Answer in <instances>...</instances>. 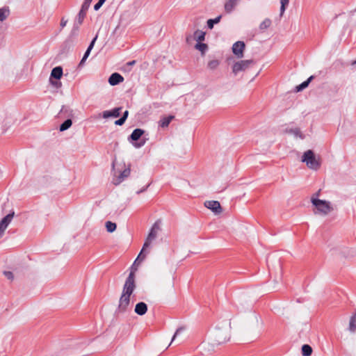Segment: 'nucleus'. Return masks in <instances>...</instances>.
<instances>
[{
    "instance_id": "f257e3e1",
    "label": "nucleus",
    "mask_w": 356,
    "mask_h": 356,
    "mask_svg": "<svg viewBox=\"0 0 356 356\" xmlns=\"http://www.w3.org/2000/svg\"><path fill=\"white\" fill-rule=\"evenodd\" d=\"M134 271L131 270L127 277L123 286L122 292L119 300L118 311L120 313L125 312L130 304V297L136 289Z\"/></svg>"
},
{
    "instance_id": "f03ea898",
    "label": "nucleus",
    "mask_w": 356,
    "mask_h": 356,
    "mask_svg": "<svg viewBox=\"0 0 356 356\" xmlns=\"http://www.w3.org/2000/svg\"><path fill=\"white\" fill-rule=\"evenodd\" d=\"M161 223V220H158L152 225V227L147 235V237L146 238V240L143 244V248H142L140 252L139 253L138 257L136 258V260H138V259L144 260L145 258L146 257V255L148 253V252H145V249L149 248L150 246L152 241L156 238L159 231L161 230V227H160Z\"/></svg>"
},
{
    "instance_id": "7ed1b4c3",
    "label": "nucleus",
    "mask_w": 356,
    "mask_h": 356,
    "mask_svg": "<svg viewBox=\"0 0 356 356\" xmlns=\"http://www.w3.org/2000/svg\"><path fill=\"white\" fill-rule=\"evenodd\" d=\"M312 204L315 207L314 214L327 216L334 210L331 203L328 201L321 200L317 197H312L311 199Z\"/></svg>"
},
{
    "instance_id": "20e7f679",
    "label": "nucleus",
    "mask_w": 356,
    "mask_h": 356,
    "mask_svg": "<svg viewBox=\"0 0 356 356\" xmlns=\"http://www.w3.org/2000/svg\"><path fill=\"white\" fill-rule=\"evenodd\" d=\"M229 339V329L228 327H216L212 334V344L220 345Z\"/></svg>"
},
{
    "instance_id": "39448f33",
    "label": "nucleus",
    "mask_w": 356,
    "mask_h": 356,
    "mask_svg": "<svg viewBox=\"0 0 356 356\" xmlns=\"http://www.w3.org/2000/svg\"><path fill=\"white\" fill-rule=\"evenodd\" d=\"M302 162L305 163L307 166L312 170H318L321 166V163L315 156L314 152L311 149L306 151L301 159Z\"/></svg>"
},
{
    "instance_id": "423d86ee",
    "label": "nucleus",
    "mask_w": 356,
    "mask_h": 356,
    "mask_svg": "<svg viewBox=\"0 0 356 356\" xmlns=\"http://www.w3.org/2000/svg\"><path fill=\"white\" fill-rule=\"evenodd\" d=\"M254 63L252 60H240L236 62L232 66V72L235 74H238L240 72L245 71L248 68H249L251 65Z\"/></svg>"
},
{
    "instance_id": "0eeeda50",
    "label": "nucleus",
    "mask_w": 356,
    "mask_h": 356,
    "mask_svg": "<svg viewBox=\"0 0 356 356\" xmlns=\"http://www.w3.org/2000/svg\"><path fill=\"white\" fill-rule=\"evenodd\" d=\"M92 0H85L84 2L82 4L81 9L78 15V19H77V23L78 26H80L86 15V13L90 6V3Z\"/></svg>"
},
{
    "instance_id": "6e6552de",
    "label": "nucleus",
    "mask_w": 356,
    "mask_h": 356,
    "mask_svg": "<svg viewBox=\"0 0 356 356\" xmlns=\"http://www.w3.org/2000/svg\"><path fill=\"white\" fill-rule=\"evenodd\" d=\"M63 76V68L60 66L54 67L51 72L50 81L54 86L58 88L60 87V83L58 85V81H54L52 79H56V80L60 79Z\"/></svg>"
},
{
    "instance_id": "1a4fd4ad",
    "label": "nucleus",
    "mask_w": 356,
    "mask_h": 356,
    "mask_svg": "<svg viewBox=\"0 0 356 356\" xmlns=\"http://www.w3.org/2000/svg\"><path fill=\"white\" fill-rule=\"evenodd\" d=\"M205 33L200 30H197L193 33V35H188L186 38L188 44H191L193 40H196L197 42H201L204 40Z\"/></svg>"
},
{
    "instance_id": "9d476101",
    "label": "nucleus",
    "mask_w": 356,
    "mask_h": 356,
    "mask_svg": "<svg viewBox=\"0 0 356 356\" xmlns=\"http://www.w3.org/2000/svg\"><path fill=\"white\" fill-rule=\"evenodd\" d=\"M204 206L214 212L216 214H219L222 212V208L218 201L210 200L204 202Z\"/></svg>"
},
{
    "instance_id": "9b49d317",
    "label": "nucleus",
    "mask_w": 356,
    "mask_h": 356,
    "mask_svg": "<svg viewBox=\"0 0 356 356\" xmlns=\"http://www.w3.org/2000/svg\"><path fill=\"white\" fill-rule=\"evenodd\" d=\"M245 43L242 41H238L233 44L232 51L238 58L243 57V51L245 49Z\"/></svg>"
},
{
    "instance_id": "f8f14e48",
    "label": "nucleus",
    "mask_w": 356,
    "mask_h": 356,
    "mask_svg": "<svg viewBox=\"0 0 356 356\" xmlns=\"http://www.w3.org/2000/svg\"><path fill=\"white\" fill-rule=\"evenodd\" d=\"M130 173H131V168H130V165H129L127 166V168H126L122 172H120V174L116 177L115 178L113 179V184L115 185H118L120 184L122 181H124V179L125 178H127L129 175H130Z\"/></svg>"
},
{
    "instance_id": "ddd939ff",
    "label": "nucleus",
    "mask_w": 356,
    "mask_h": 356,
    "mask_svg": "<svg viewBox=\"0 0 356 356\" xmlns=\"http://www.w3.org/2000/svg\"><path fill=\"white\" fill-rule=\"evenodd\" d=\"M124 81V77L120 74L119 73L115 72L111 75L108 79V83L111 86L118 85L120 83H122Z\"/></svg>"
},
{
    "instance_id": "4468645a",
    "label": "nucleus",
    "mask_w": 356,
    "mask_h": 356,
    "mask_svg": "<svg viewBox=\"0 0 356 356\" xmlns=\"http://www.w3.org/2000/svg\"><path fill=\"white\" fill-rule=\"evenodd\" d=\"M121 109V107H118L115 108L111 111H105L102 113V117L104 118H108L110 117L118 118L120 116Z\"/></svg>"
},
{
    "instance_id": "2eb2a0df",
    "label": "nucleus",
    "mask_w": 356,
    "mask_h": 356,
    "mask_svg": "<svg viewBox=\"0 0 356 356\" xmlns=\"http://www.w3.org/2000/svg\"><path fill=\"white\" fill-rule=\"evenodd\" d=\"M147 311V305L143 302H140L136 304L134 312L140 316H143L146 314Z\"/></svg>"
},
{
    "instance_id": "dca6fc26",
    "label": "nucleus",
    "mask_w": 356,
    "mask_h": 356,
    "mask_svg": "<svg viewBox=\"0 0 356 356\" xmlns=\"http://www.w3.org/2000/svg\"><path fill=\"white\" fill-rule=\"evenodd\" d=\"M144 134V130L141 129H136L133 131L130 136L129 137V141H137Z\"/></svg>"
},
{
    "instance_id": "f3484780",
    "label": "nucleus",
    "mask_w": 356,
    "mask_h": 356,
    "mask_svg": "<svg viewBox=\"0 0 356 356\" xmlns=\"http://www.w3.org/2000/svg\"><path fill=\"white\" fill-rule=\"evenodd\" d=\"M97 38V35H96L94 39L92 40V42H90V45L88 46L86 51L85 52L84 55H83V57L82 58L79 65H83L84 63V62L86 61V60L87 59V58L89 56L90 54V51L92 49L94 45H95V41Z\"/></svg>"
},
{
    "instance_id": "a211bd4d",
    "label": "nucleus",
    "mask_w": 356,
    "mask_h": 356,
    "mask_svg": "<svg viewBox=\"0 0 356 356\" xmlns=\"http://www.w3.org/2000/svg\"><path fill=\"white\" fill-rule=\"evenodd\" d=\"M239 0H227L225 3V10L226 13H231L235 8Z\"/></svg>"
},
{
    "instance_id": "6ab92c4d",
    "label": "nucleus",
    "mask_w": 356,
    "mask_h": 356,
    "mask_svg": "<svg viewBox=\"0 0 356 356\" xmlns=\"http://www.w3.org/2000/svg\"><path fill=\"white\" fill-rule=\"evenodd\" d=\"M15 213L12 212L6 215L2 220L0 221V225L4 228H7L10 222L13 218Z\"/></svg>"
},
{
    "instance_id": "aec40b11",
    "label": "nucleus",
    "mask_w": 356,
    "mask_h": 356,
    "mask_svg": "<svg viewBox=\"0 0 356 356\" xmlns=\"http://www.w3.org/2000/svg\"><path fill=\"white\" fill-rule=\"evenodd\" d=\"M60 114L63 115L64 117H72L73 116V110L68 106H63L60 111Z\"/></svg>"
},
{
    "instance_id": "412c9836",
    "label": "nucleus",
    "mask_w": 356,
    "mask_h": 356,
    "mask_svg": "<svg viewBox=\"0 0 356 356\" xmlns=\"http://www.w3.org/2000/svg\"><path fill=\"white\" fill-rule=\"evenodd\" d=\"M173 118H174L173 115H168L167 117H163L159 121V126L163 128L167 127Z\"/></svg>"
},
{
    "instance_id": "4be33fe9",
    "label": "nucleus",
    "mask_w": 356,
    "mask_h": 356,
    "mask_svg": "<svg viewBox=\"0 0 356 356\" xmlns=\"http://www.w3.org/2000/svg\"><path fill=\"white\" fill-rule=\"evenodd\" d=\"M195 48L201 52L202 56H204L208 49V45L205 43L197 42L195 45Z\"/></svg>"
},
{
    "instance_id": "5701e85b",
    "label": "nucleus",
    "mask_w": 356,
    "mask_h": 356,
    "mask_svg": "<svg viewBox=\"0 0 356 356\" xmlns=\"http://www.w3.org/2000/svg\"><path fill=\"white\" fill-rule=\"evenodd\" d=\"M348 329L351 332L356 331V313L350 317Z\"/></svg>"
},
{
    "instance_id": "b1692460",
    "label": "nucleus",
    "mask_w": 356,
    "mask_h": 356,
    "mask_svg": "<svg viewBox=\"0 0 356 356\" xmlns=\"http://www.w3.org/2000/svg\"><path fill=\"white\" fill-rule=\"evenodd\" d=\"M72 124V121L71 119L66 120L64 122H63L59 128L60 131H64L68 129Z\"/></svg>"
},
{
    "instance_id": "393cba45",
    "label": "nucleus",
    "mask_w": 356,
    "mask_h": 356,
    "mask_svg": "<svg viewBox=\"0 0 356 356\" xmlns=\"http://www.w3.org/2000/svg\"><path fill=\"white\" fill-rule=\"evenodd\" d=\"M312 353V348L309 345L305 344L302 346V354L303 356H310Z\"/></svg>"
},
{
    "instance_id": "a878e982",
    "label": "nucleus",
    "mask_w": 356,
    "mask_h": 356,
    "mask_svg": "<svg viewBox=\"0 0 356 356\" xmlns=\"http://www.w3.org/2000/svg\"><path fill=\"white\" fill-rule=\"evenodd\" d=\"M105 226H106L107 232L109 233L113 232L116 229V227H117L116 224L111 221L106 222Z\"/></svg>"
},
{
    "instance_id": "bb28decb",
    "label": "nucleus",
    "mask_w": 356,
    "mask_h": 356,
    "mask_svg": "<svg viewBox=\"0 0 356 356\" xmlns=\"http://www.w3.org/2000/svg\"><path fill=\"white\" fill-rule=\"evenodd\" d=\"M221 19V15L216 17L215 19H210L207 21L208 27L211 29L213 27L214 24H218Z\"/></svg>"
},
{
    "instance_id": "cd10ccee",
    "label": "nucleus",
    "mask_w": 356,
    "mask_h": 356,
    "mask_svg": "<svg viewBox=\"0 0 356 356\" xmlns=\"http://www.w3.org/2000/svg\"><path fill=\"white\" fill-rule=\"evenodd\" d=\"M313 79V76H311L306 80L305 81L302 82V83L296 86V89H305L307 88L310 83V81Z\"/></svg>"
},
{
    "instance_id": "c85d7f7f",
    "label": "nucleus",
    "mask_w": 356,
    "mask_h": 356,
    "mask_svg": "<svg viewBox=\"0 0 356 356\" xmlns=\"http://www.w3.org/2000/svg\"><path fill=\"white\" fill-rule=\"evenodd\" d=\"M271 25V20L270 19H265L259 25L261 30H265Z\"/></svg>"
},
{
    "instance_id": "c756f323",
    "label": "nucleus",
    "mask_w": 356,
    "mask_h": 356,
    "mask_svg": "<svg viewBox=\"0 0 356 356\" xmlns=\"http://www.w3.org/2000/svg\"><path fill=\"white\" fill-rule=\"evenodd\" d=\"M9 15V10L5 8L0 9V22L5 20Z\"/></svg>"
},
{
    "instance_id": "7c9ffc66",
    "label": "nucleus",
    "mask_w": 356,
    "mask_h": 356,
    "mask_svg": "<svg viewBox=\"0 0 356 356\" xmlns=\"http://www.w3.org/2000/svg\"><path fill=\"white\" fill-rule=\"evenodd\" d=\"M219 64L220 63L218 60H211L208 63V67L211 70H215L218 67Z\"/></svg>"
},
{
    "instance_id": "2f4dec72",
    "label": "nucleus",
    "mask_w": 356,
    "mask_h": 356,
    "mask_svg": "<svg viewBox=\"0 0 356 356\" xmlns=\"http://www.w3.org/2000/svg\"><path fill=\"white\" fill-rule=\"evenodd\" d=\"M281 7H280V15H282L285 11L286 6H288L289 3V0H281Z\"/></svg>"
},
{
    "instance_id": "473e14b6",
    "label": "nucleus",
    "mask_w": 356,
    "mask_h": 356,
    "mask_svg": "<svg viewBox=\"0 0 356 356\" xmlns=\"http://www.w3.org/2000/svg\"><path fill=\"white\" fill-rule=\"evenodd\" d=\"M290 133L294 134L296 136H298L301 138H303V136L300 130V129L298 128H296V129H290L289 131Z\"/></svg>"
},
{
    "instance_id": "72a5a7b5",
    "label": "nucleus",
    "mask_w": 356,
    "mask_h": 356,
    "mask_svg": "<svg viewBox=\"0 0 356 356\" xmlns=\"http://www.w3.org/2000/svg\"><path fill=\"white\" fill-rule=\"evenodd\" d=\"M184 330V328L181 327H179L175 334L173 335L172 338V340H171V342L170 343V345L175 341V338L177 337V336H178L181 332H182Z\"/></svg>"
},
{
    "instance_id": "f704fd0d",
    "label": "nucleus",
    "mask_w": 356,
    "mask_h": 356,
    "mask_svg": "<svg viewBox=\"0 0 356 356\" xmlns=\"http://www.w3.org/2000/svg\"><path fill=\"white\" fill-rule=\"evenodd\" d=\"M3 274L10 280H13L14 278L13 273L11 271H4Z\"/></svg>"
},
{
    "instance_id": "c9c22d12",
    "label": "nucleus",
    "mask_w": 356,
    "mask_h": 356,
    "mask_svg": "<svg viewBox=\"0 0 356 356\" xmlns=\"http://www.w3.org/2000/svg\"><path fill=\"white\" fill-rule=\"evenodd\" d=\"M145 143V140H143L142 141H140L139 143H136L134 144V147L138 148V147H140L142 146H143Z\"/></svg>"
},
{
    "instance_id": "e433bc0d",
    "label": "nucleus",
    "mask_w": 356,
    "mask_h": 356,
    "mask_svg": "<svg viewBox=\"0 0 356 356\" xmlns=\"http://www.w3.org/2000/svg\"><path fill=\"white\" fill-rule=\"evenodd\" d=\"M124 118H120V119L117 120L115 122V124L116 125H122L124 123Z\"/></svg>"
},
{
    "instance_id": "4c0bfd02",
    "label": "nucleus",
    "mask_w": 356,
    "mask_h": 356,
    "mask_svg": "<svg viewBox=\"0 0 356 356\" xmlns=\"http://www.w3.org/2000/svg\"><path fill=\"white\" fill-rule=\"evenodd\" d=\"M104 3L101 2L99 0V1L95 5L94 9L95 10H97L100 8V7L103 5Z\"/></svg>"
},
{
    "instance_id": "58836bf2",
    "label": "nucleus",
    "mask_w": 356,
    "mask_h": 356,
    "mask_svg": "<svg viewBox=\"0 0 356 356\" xmlns=\"http://www.w3.org/2000/svg\"><path fill=\"white\" fill-rule=\"evenodd\" d=\"M128 115H129V111H125L121 118H124V120L126 121V120H127V118L128 117Z\"/></svg>"
},
{
    "instance_id": "ea45409f",
    "label": "nucleus",
    "mask_w": 356,
    "mask_h": 356,
    "mask_svg": "<svg viewBox=\"0 0 356 356\" xmlns=\"http://www.w3.org/2000/svg\"><path fill=\"white\" fill-rule=\"evenodd\" d=\"M67 20H65L64 18H62L60 20V26L61 27H64L66 26Z\"/></svg>"
},
{
    "instance_id": "a19ab883",
    "label": "nucleus",
    "mask_w": 356,
    "mask_h": 356,
    "mask_svg": "<svg viewBox=\"0 0 356 356\" xmlns=\"http://www.w3.org/2000/svg\"><path fill=\"white\" fill-rule=\"evenodd\" d=\"M5 230H6V228H4L0 225V237L3 235Z\"/></svg>"
},
{
    "instance_id": "79ce46f5",
    "label": "nucleus",
    "mask_w": 356,
    "mask_h": 356,
    "mask_svg": "<svg viewBox=\"0 0 356 356\" xmlns=\"http://www.w3.org/2000/svg\"><path fill=\"white\" fill-rule=\"evenodd\" d=\"M138 261H142L143 260L138 259ZM136 261H137V260L136 259V261H134V264H133L131 271L133 270L135 272L136 270V268L134 267V266H135V264L136 263Z\"/></svg>"
},
{
    "instance_id": "37998d69",
    "label": "nucleus",
    "mask_w": 356,
    "mask_h": 356,
    "mask_svg": "<svg viewBox=\"0 0 356 356\" xmlns=\"http://www.w3.org/2000/svg\"><path fill=\"white\" fill-rule=\"evenodd\" d=\"M148 186H149V185H147L145 188H144L143 189H140V191H137V193L140 194V193L145 191L147 188Z\"/></svg>"
},
{
    "instance_id": "c03bdc74",
    "label": "nucleus",
    "mask_w": 356,
    "mask_h": 356,
    "mask_svg": "<svg viewBox=\"0 0 356 356\" xmlns=\"http://www.w3.org/2000/svg\"><path fill=\"white\" fill-rule=\"evenodd\" d=\"M136 63V60H132L129 63H127L128 65H134Z\"/></svg>"
},
{
    "instance_id": "a18cd8bd",
    "label": "nucleus",
    "mask_w": 356,
    "mask_h": 356,
    "mask_svg": "<svg viewBox=\"0 0 356 356\" xmlns=\"http://www.w3.org/2000/svg\"><path fill=\"white\" fill-rule=\"evenodd\" d=\"M351 65L353 66V67L356 66V60L351 63Z\"/></svg>"
},
{
    "instance_id": "49530a36",
    "label": "nucleus",
    "mask_w": 356,
    "mask_h": 356,
    "mask_svg": "<svg viewBox=\"0 0 356 356\" xmlns=\"http://www.w3.org/2000/svg\"><path fill=\"white\" fill-rule=\"evenodd\" d=\"M101 2L104 3L106 0H99Z\"/></svg>"
}]
</instances>
